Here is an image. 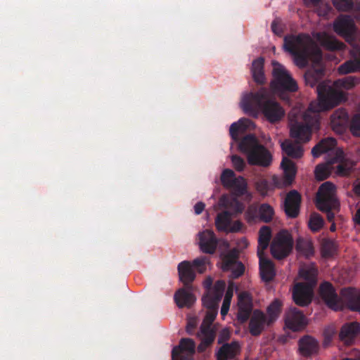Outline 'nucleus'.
<instances>
[{
	"label": "nucleus",
	"mask_w": 360,
	"mask_h": 360,
	"mask_svg": "<svg viewBox=\"0 0 360 360\" xmlns=\"http://www.w3.org/2000/svg\"><path fill=\"white\" fill-rule=\"evenodd\" d=\"M283 47L290 53L299 68H305L311 58L321 59V50L314 46L310 37L306 34H289L284 37Z\"/></svg>",
	"instance_id": "4"
},
{
	"label": "nucleus",
	"mask_w": 360,
	"mask_h": 360,
	"mask_svg": "<svg viewBox=\"0 0 360 360\" xmlns=\"http://www.w3.org/2000/svg\"><path fill=\"white\" fill-rule=\"evenodd\" d=\"M238 148L247 155L248 162L251 165L269 167L272 161L270 152L261 145L254 134L245 136L239 142Z\"/></svg>",
	"instance_id": "5"
},
{
	"label": "nucleus",
	"mask_w": 360,
	"mask_h": 360,
	"mask_svg": "<svg viewBox=\"0 0 360 360\" xmlns=\"http://www.w3.org/2000/svg\"><path fill=\"white\" fill-rule=\"evenodd\" d=\"M209 264L210 259L207 257L202 256L195 259L192 262L191 266L195 268L200 274H203Z\"/></svg>",
	"instance_id": "46"
},
{
	"label": "nucleus",
	"mask_w": 360,
	"mask_h": 360,
	"mask_svg": "<svg viewBox=\"0 0 360 360\" xmlns=\"http://www.w3.org/2000/svg\"><path fill=\"white\" fill-rule=\"evenodd\" d=\"M336 9L342 11H348L353 8L352 0H332Z\"/></svg>",
	"instance_id": "49"
},
{
	"label": "nucleus",
	"mask_w": 360,
	"mask_h": 360,
	"mask_svg": "<svg viewBox=\"0 0 360 360\" xmlns=\"http://www.w3.org/2000/svg\"><path fill=\"white\" fill-rule=\"evenodd\" d=\"M217 244V238L212 231L207 229L199 233V245L204 253H214Z\"/></svg>",
	"instance_id": "19"
},
{
	"label": "nucleus",
	"mask_w": 360,
	"mask_h": 360,
	"mask_svg": "<svg viewBox=\"0 0 360 360\" xmlns=\"http://www.w3.org/2000/svg\"><path fill=\"white\" fill-rule=\"evenodd\" d=\"M271 238V230L267 226H263L259 231L257 255H264Z\"/></svg>",
	"instance_id": "34"
},
{
	"label": "nucleus",
	"mask_w": 360,
	"mask_h": 360,
	"mask_svg": "<svg viewBox=\"0 0 360 360\" xmlns=\"http://www.w3.org/2000/svg\"><path fill=\"white\" fill-rule=\"evenodd\" d=\"M255 127L252 121L247 118H241L238 122H233L229 129V133L231 139L238 142L239 141V134L245 132L248 129Z\"/></svg>",
	"instance_id": "29"
},
{
	"label": "nucleus",
	"mask_w": 360,
	"mask_h": 360,
	"mask_svg": "<svg viewBox=\"0 0 360 360\" xmlns=\"http://www.w3.org/2000/svg\"><path fill=\"white\" fill-rule=\"evenodd\" d=\"M218 313V309H207L205 319L201 325L212 326Z\"/></svg>",
	"instance_id": "52"
},
{
	"label": "nucleus",
	"mask_w": 360,
	"mask_h": 360,
	"mask_svg": "<svg viewBox=\"0 0 360 360\" xmlns=\"http://www.w3.org/2000/svg\"><path fill=\"white\" fill-rule=\"evenodd\" d=\"M195 343L191 338H181L179 345L173 347L172 351V360H187V358L181 353L186 352L193 355L195 353Z\"/></svg>",
	"instance_id": "22"
},
{
	"label": "nucleus",
	"mask_w": 360,
	"mask_h": 360,
	"mask_svg": "<svg viewBox=\"0 0 360 360\" xmlns=\"http://www.w3.org/2000/svg\"><path fill=\"white\" fill-rule=\"evenodd\" d=\"M293 247V240L291 235L286 230L279 231L274 238L271 246V253L277 259H282L288 257Z\"/></svg>",
	"instance_id": "8"
},
{
	"label": "nucleus",
	"mask_w": 360,
	"mask_h": 360,
	"mask_svg": "<svg viewBox=\"0 0 360 360\" xmlns=\"http://www.w3.org/2000/svg\"><path fill=\"white\" fill-rule=\"evenodd\" d=\"M323 223L322 217L317 213H314L310 217L309 226L311 231H318L323 227Z\"/></svg>",
	"instance_id": "47"
},
{
	"label": "nucleus",
	"mask_w": 360,
	"mask_h": 360,
	"mask_svg": "<svg viewBox=\"0 0 360 360\" xmlns=\"http://www.w3.org/2000/svg\"><path fill=\"white\" fill-rule=\"evenodd\" d=\"M271 30L276 35H280L283 32V30L280 26L278 20H274L271 23Z\"/></svg>",
	"instance_id": "58"
},
{
	"label": "nucleus",
	"mask_w": 360,
	"mask_h": 360,
	"mask_svg": "<svg viewBox=\"0 0 360 360\" xmlns=\"http://www.w3.org/2000/svg\"><path fill=\"white\" fill-rule=\"evenodd\" d=\"M226 288V283L223 280H218L212 290L203 295L202 302L207 309H218L219 303L223 296Z\"/></svg>",
	"instance_id": "12"
},
{
	"label": "nucleus",
	"mask_w": 360,
	"mask_h": 360,
	"mask_svg": "<svg viewBox=\"0 0 360 360\" xmlns=\"http://www.w3.org/2000/svg\"><path fill=\"white\" fill-rule=\"evenodd\" d=\"M264 60L260 57L253 60L251 68V72L254 81L258 84H263L266 82L264 72Z\"/></svg>",
	"instance_id": "33"
},
{
	"label": "nucleus",
	"mask_w": 360,
	"mask_h": 360,
	"mask_svg": "<svg viewBox=\"0 0 360 360\" xmlns=\"http://www.w3.org/2000/svg\"><path fill=\"white\" fill-rule=\"evenodd\" d=\"M295 248L298 253L304 255L307 258H309L314 254L312 243L309 240L302 238H297Z\"/></svg>",
	"instance_id": "37"
},
{
	"label": "nucleus",
	"mask_w": 360,
	"mask_h": 360,
	"mask_svg": "<svg viewBox=\"0 0 360 360\" xmlns=\"http://www.w3.org/2000/svg\"><path fill=\"white\" fill-rule=\"evenodd\" d=\"M239 252L237 249L233 248L226 255L222 256V265L221 269L224 271H229L231 268L236 265L238 261Z\"/></svg>",
	"instance_id": "35"
},
{
	"label": "nucleus",
	"mask_w": 360,
	"mask_h": 360,
	"mask_svg": "<svg viewBox=\"0 0 360 360\" xmlns=\"http://www.w3.org/2000/svg\"><path fill=\"white\" fill-rule=\"evenodd\" d=\"M348 122V113L343 108L336 110L330 116V123L333 129L340 133L345 130Z\"/></svg>",
	"instance_id": "26"
},
{
	"label": "nucleus",
	"mask_w": 360,
	"mask_h": 360,
	"mask_svg": "<svg viewBox=\"0 0 360 360\" xmlns=\"http://www.w3.org/2000/svg\"><path fill=\"white\" fill-rule=\"evenodd\" d=\"M342 151L337 153V160H340V162L337 166V174L341 176H349L354 171L355 164L352 161H342Z\"/></svg>",
	"instance_id": "36"
},
{
	"label": "nucleus",
	"mask_w": 360,
	"mask_h": 360,
	"mask_svg": "<svg viewBox=\"0 0 360 360\" xmlns=\"http://www.w3.org/2000/svg\"><path fill=\"white\" fill-rule=\"evenodd\" d=\"M316 205L317 208L326 212L328 221L333 222L335 212L340 209V202L335 195V186L330 182L322 184L316 193Z\"/></svg>",
	"instance_id": "6"
},
{
	"label": "nucleus",
	"mask_w": 360,
	"mask_h": 360,
	"mask_svg": "<svg viewBox=\"0 0 360 360\" xmlns=\"http://www.w3.org/2000/svg\"><path fill=\"white\" fill-rule=\"evenodd\" d=\"M303 122L290 120V136L296 139V142L285 141L281 144L282 150L285 153L292 158H300L303 155V148L300 142H307L311 138L312 129L319 127V118L317 116H311L309 113L303 115Z\"/></svg>",
	"instance_id": "3"
},
{
	"label": "nucleus",
	"mask_w": 360,
	"mask_h": 360,
	"mask_svg": "<svg viewBox=\"0 0 360 360\" xmlns=\"http://www.w3.org/2000/svg\"><path fill=\"white\" fill-rule=\"evenodd\" d=\"M266 323V316L262 311L257 309L253 311L249 323L250 334L253 336L259 335L264 330Z\"/></svg>",
	"instance_id": "23"
},
{
	"label": "nucleus",
	"mask_w": 360,
	"mask_h": 360,
	"mask_svg": "<svg viewBox=\"0 0 360 360\" xmlns=\"http://www.w3.org/2000/svg\"><path fill=\"white\" fill-rule=\"evenodd\" d=\"M259 218L262 221L269 223L273 219L274 211L271 205L266 203H263L259 206Z\"/></svg>",
	"instance_id": "42"
},
{
	"label": "nucleus",
	"mask_w": 360,
	"mask_h": 360,
	"mask_svg": "<svg viewBox=\"0 0 360 360\" xmlns=\"http://www.w3.org/2000/svg\"><path fill=\"white\" fill-rule=\"evenodd\" d=\"M323 252L325 256H332L335 251V244L331 240H327L322 245Z\"/></svg>",
	"instance_id": "51"
},
{
	"label": "nucleus",
	"mask_w": 360,
	"mask_h": 360,
	"mask_svg": "<svg viewBox=\"0 0 360 360\" xmlns=\"http://www.w3.org/2000/svg\"><path fill=\"white\" fill-rule=\"evenodd\" d=\"M174 300L179 308L191 307L195 302L194 295L185 288L177 290L174 295Z\"/></svg>",
	"instance_id": "30"
},
{
	"label": "nucleus",
	"mask_w": 360,
	"mask_h": 360,
	"mask_svg": "<svg viewBox=\"0 0 360 360\" xmlns=\"http://www.w3.org/2000/svg\"><path fill=\"white\" fill-rule=\"evenodd\" d=\"M256 188L262 195H266L269 190V183L266 179H259L256 182Z\"/></svg>",
	"instance_id": "54"
},
{
	"label": "nucleus",
	"mask_w": 360,
	"mask_h": 360,
	"mask_svg": "<svg viewBox=\"0 0 360 360\" xmlns=\"http://www.w3.org/2000/svg\"><path fill=\"white\" fill-rule=\"evenodd\" d=\"M342 308L346 306L351 311H360V290L354 288H345L340 291Z\"/></svg>",
	"instance_id": "16"
},
{
	"label": "nucleus",
	"mask_w": 360,
	"mask_h": 360,
	"mask_svg": "<svg viewBox=\"0 0 360 360\" xmlns=\"http://www.w3.org/2000/svg\"><path fill=\"white\" fill-rule=\"evenodd\" d=\"M336 335V330L333 327L329 326L324 329L323 333V346L326 348L332 345L333 339Z\"/></svg>",
	"instance_id": "48"
},
{
	"label": "nucleus",
	"mask_w": 360,
	"mask_h": 360,
	"mask_svg": "<svg viewBox=\"0 0 360 360\" xmlns=\"http://www.w3.org/2000/svg\"><path fill=\"white\" fill-rule=\"evenodd\" d=\"M259 258V273L264 282L271 281L276 276L275 266L272 261L265 258L264 255H258Z\"/></svg>",
	"instance_id": "27"
},
{
	"label": "nucleus",
	"mask_w": 360,
	"mask_h": 360,
	"mask_svg": "<svg viewBox=\"0 0 360 360\" xmlns=\"http://www.w3.org/2000/svg\"><path fill=\"white\" fill-rule=\"evenodd\" d=\"M231 224V213L229 211H223L217 214L215 219V226L217 230L226 232Z\"/></svg>",
	"instance_id": "38"
},
{
	"label": "nucleus",
	"mask_w": 360,
	"mask_h": 360,
	"mask_svg": "<svg viewBox=\"0 0 360 360\" xmlns=\"http://www.w3.org/2000/svg\"><path fill=\"white\" fill-rule=\"evenodd\" d=\"M315 177L318 181L326 179L330 174L329 165L326 164L319 165L314 171Z\"/></svg>",
	"instance_id": "45"
},
{
	"label": "nucleus",
	"mask_w": 360,
	"mask_h": 360,
	"mask_svg": "<svg viewBox=\"0 0 360 360\" xmlns=\"http://www.w3.org/2000/svg\"><path fill=\"white\" fill-rule=\"evenodd\" d=\"M252 311V303L247 292H241L238 296V311L237 314L238 321L245 323Z\"/></svg>",
	"instance_id": "20"
},
{
	"label": "nucleus",
	"mask_w": 360,
	"mask_h": 360,
	"mask_svg": "<svg viewBox=\"0 0 360 360\" xmlns=\"http://www.w3.org/2000/svg\"><path fill=\"white\" fill-rule=\"evenodd\" d=\"M323 46L329 51H341L345 48V44L335 38L326 37L323 40Z\"/></svg>",
	"instance_id": "43"
},
{
	"label": "nucleus",
	"mask_w": 360,
	"mask_h": 360,
	"mask_svg": "<svg viewBox=\"0 0 360 360\" xmlns=\"http://www.w3.org/2000/svg\"><path fill=\"white\" fill-rule=\"evenodd\" d=\"M360 334V323L356 321L344 323L338 333V339L345 346L354 344Z\"/></svg>",
	"instance_id": "14"
},
{
	"label": "nucleus",
	"mask_w": 360,
	"mask_h": 360,
	"mask_svg": "<svg viewBox=\"0 0 360 360\" xmlns=\"http://www.w3.org/2000/svg\"><path fill=\"white\" fill-rule=\"evenodd\" d=\"M323 75L324 70L323 69L310 70L304 74L307 85L314 87L317 84L318 94V101L311 102L305 113H309L311 116H317L319 118V112L335 108L341 103L344 98L341 91L334 89L325 82H320Z\"/></svg>",
	"instance_id": "2"
},
{
	"label": "nucleus",
	"mask_w": 360,
	"mask_h": 360,
	"mask_svg": "<svg viewBox=\"0 0 360 360\" xmlns=\"http://www.w3.org/2000/svg\"><path fill=\"white\" fill-rule=\"evenodd\" d=\"M281 302L278 300H275L267 307V313L269 315L268 324L274 321L278 316L281 311Z\"/></svg>",
	"instance_id": "40"
},
{
	"label": "nucleus",
	"mask_w": 360,
	"mask_h": 360,
	"mask_svg": "<svg viewBox=\"0 0 360 360\" xmlns=\"http://www.w3.org/2000/svg\"><path fill=\"white\" fill-rule=\"evenodd\" d=\"M285 323L289 329L297 331L306 325L305 316L300 310L292 307L285 313Z\"/></svg>",
	"instance_id": "17"
},
{
	"label": "nucleus",
	"mask_w": 360,
	"mask_h": 360,
	"mask_svg": "<svg viewBox=\"0 0 360 360\" xmlns=\"http://www.w3.org/2000/svg\"><path fill=\"white\" fill-rule=\"evenodd\" d=\"M235 211L237 213H242L244 210L243 205L238 200L234 201Z\"/></svg>",
	"instance_id": "61"
},
{
	"label": "nucleus",
	"mask_w": 360,
	"mask_h": 360,
	"mask_svg": "<svg viewBox=\"0 0 360 360\" xmlns=\"http://www.w3.org/2000/svg\"><path fill=\"white\" fill-rule=\"evenodd\" d=\"M351 55L353 59L345 61L338 68L340 74L346 75L351 72L360 71V47L358 45L352 46Z\"/></svg>",
	"instance_id": "21"
},
{
	"label": "nucleus",
	"mask_w": 360,
	"mask_h": 360,
	"mask_svg": "<svg viewBox=\"0 0 360 360\" xmlns=\"http://www.w3.org/2000/svg\"><path fill=\"white\" fill-rule=\"evenodd\" d=\"M307 6H317L321 0H304Z\"/></svg>",
	"instance_id": "62"
},
{
	"label": "nucleus",
	"mask_w": 360,
	"mask_h": 360,
	"mask_svg": "<svg viewBox=\"0 0 360 360\" xmlns=\"http://www.w3.org/2000/svg\"><path fill=\"white\" fill-rule=\"evenodd\" d=\"M236 288V287L233 282H229L221 308V315L222 316H225L229 310L231 301L233 295L234 289Z\"/></svg>",
	"instance_id": "39"
},
{
	"label": "nucleus",
	"mask_w": 360,
	"mask_h": 360,
	"mask_svg": "<svg viewBox=\"0 0 360 360\" xmlns=\"http://www.w3.org/2000/svg\"><path fill=\"white\" fill-rule=\"evenodd\" d=\"M281 167L283 170L284 184L290 185L296 175V167L295 163L286 157H283L281 163Z\"/></svg>",
	"instance_id": "31"
},
{
	"label": "nucleus",
	"mask_w": 360,
	"mask_h": 360,
	"mask_svg": "<svg viewBox=\"0 0 360 360\" xmlns=\"http://www.w3.org/2000/svg\"><path fill=\"white\" fill-rule=\"evenodd\" d=\"M360 82V79L356 76H347L335 81V84L341 88L351 89Z\"/></svg>",
	"instance_id": "41"
},
{
	"label": "nucleus",
	"mask_w": 360,
	"mask_h": 360,
	"mask_svg": "<svg viewBox=\"0 0 360 360\" xmlns=\"http://www.w3.org/2000/svg\"><path fill=\"white\" fill-rule=\"evenodd\" d=\"M330 10L331 8L328 5L326 4L323 5V8L318 9V14L321 16H326L329 14Z\"/></svg>",
	"instance_id": "59"
},
{
	"label": "nucleus",
	"mask_w": 360,
	"mask_h": 360,
	"mask_svg": "<svg viewBox=\"0 0 360 360\" xmlns=\"http://www.w3.org/2000/svg\"><path fill=\"white\" fill-rule=\"evenodd\" d=\"M272 65L271 89L277 94L295 92L298 89L297 84L286 68L277 61H273Z\"/></svg>",
	"instance_id": "7"
},
{
	"label": "nucleus",
	"mask_w": 360,
	"mask_h": 360,
	"mask_svg": "<svg viewBox=\"0 0 360 360\" xmlns=\"http://www.w3.org/2000/svg\"><path fill=\"white\" fill-rule=\"evenodd\" d=\"M221 181L224 187L231 189L237 197L243 195L246 192L245 179L240 176L236 177L234 172L230 169H225L222 172Z\"/></svg>",
	"instance_id": "10"
},
{
	"label": "nucleus",
	"mask_w": 360,
	"mask_h": 360,
	"mask_svg": "<svg viewBox=\"0 0 360 360\" xmlns=\"http://www.w3.org/2000/svg\"><path fill=\"white\" fill-rule=\"evenodd\" d=\"M200 333L202 335V341L203 344H207L210 346L212 344L215 338V331L210 327V326H200Z\"/></svg>",
	"instance_id": "44"
},
{
	"label": "nucleus",
	"mask_w": 360,
	"mask_h": 360,
	"mask_svg": "<svg viewBox=\"0 0 360 360\" xmlns=\"http://www.w3.org/2000/svg\"><path fill=\"white\" fill-rule=\"evenodd\" d=\"M355 224L360 226V208L357 210L356 212L354 218H353Z\"/></svg>",
	"instance_id": "64"
},
{
	"label": "nucleus",
	"mask_w": 360,
	"mask_h": 360,
	"mask_svg": "<svg viewBox=\"0 0 360 360\" xmlns=\"http://www.w3.org/2000/svg\"><path fill=\"white\" fill-rule=\"evenodd\" d=\"M178 273L180 281L188 290L191 289V283L195 278V274L188 261H183L178 265Z\"/></svg>",
	"instance_id": "24"
},
{
	"label": "nucleus",
	"mask_w": 360,
	"mask_h": 360,
	"mask_svg": "<svg viewBox=\"0 0 360 360\" xmlns=\"http://www.w3.org/2000/svg\"><path fill=\"white\" fill-rule=\"evenodd\" d=\"M333 30L343 37L352 46L356 44V26L353 19L349 15H340L333 23Z\"/></svg>",
	"instance_id": "9"
},
{
	"label": "nucleus",
	"mask_w": 360,
	"mask_h": 360,
	"mask_svg": "<svg viewBox=\"0 0 360 360\" xmlns=\"http://www.w3.org/2000/svg\"><path fill=\"white\" fill-rule=\"evenodd\" d=\"M231 334L229 330L227 328H224L221 330L219 334L217 342L218 344H222L226 341L229 340L230 338Z\"/></svg>",
	"instance_id": "56"
},
{
	"label": "nucleus",
	"mask_w": 360,
	"mask_h": 360,
	"mask_svg": "<svg viewBox=\"0 0 360 360\" xmlns=\"http://www.w3.org/2000/svg\"><path fill=\"white\" fill-rule=\"evenodd\" d=\"M349 126L352 134L360 136V114H356L352 117Z\"/></svg>",
	"instance_id": "50"
},
{
	"label": "nucleus",
	"mask_w": 360,
	"mask_h": 360,
	"mask_svg": "<svg viewBox=\"0 0 360 360\" xmlns=\"http://www.w3.org/2000/svg\"><path fill=\"white\" fill-rule=\"evenodd\" d=\"M335 139L328 137L320 141L312 149L311 154L314 158L333 150L336 146Z\"/></svg>",
	"instance_id": "32"
},
{
	"label": "nucleus",
	"mask_w": 360,
	"mask_h": 360,
	"mask_svg": "<svg viewBox=\"0 0 360 360\" xmlns=\"http://www.w3.org/2000/svg\"><path fill=\"white\" fill-rule=\"evenodd\" d=\"M319 291L321 297L329 308L335 311L342 309V296L337 294L331 283L328 281L323 282L319 286Z\"/></svg>",
	"instance_id": "11"
},
{
	"label": "nucleus",
	"mask_w": 360,
	"mask_h": 360,
	"mask_svg": "<svg viewBox=\"0 0 360 360\" xmlns=\"http://www.w3.org/2000/svg\"><path fill=\"white\" fill-rule=\"evenodd\" d=\"M205 205L202 202H197L194 206L195 213L196 214H201L205 209Z\"/></svg>",
	"instance_id": "60"
},
{
	"label": "nucleus",
	"mask_w": 360,
	"mask_h": 360,
	"mask_svg": "<svg viewBox=\"0 0 360 360\" xmlns=\"http://www.w3.org/2000/svg\"><path fill=\"white\" fill-rule=\"evenodd\" d=\"M301 200V195L296 190L290 191L287 193L283 209L288 217L296 218L299 215Z\"/></svg>",
	"instance_id": "15"
},
{
	"label": "nucleus",
	"mask_w": 360,
	"mask_h": 360,
	"mask_svg": "<svg viewBox=\"0 0 360 360\" xmlns=\"http://www.w3.org/2000/svg\"><path fill=\"white\" fill-rule=\"evenodd\" d=\"M231 161H232V163H233L235 169L237 171L241 172L243 170L245 164V161L243 158H241L238 155H235L231 157Z\"/></svg>",
	"instance_id": "55"
},
{
	"label": "nucleus",
	"mask_w": 360,
	"mask_h": 360,
	"mask_svg": "<svg viewBox=\"0 0 360 360\" xmlns=\"http://www.w3.org/2000/svg\"><path fill=\"white\" fill-rule=\"evenodd\" d=\"M241 105L244 112L248 115L257 117L261 112L272 124L280 122L285 115L284 109L272 97L269 89L264 87L245 94Z\"/></svg>",
	"instance_id": "1"
},
{
	"label": "nucleus",
	"mask_w": 360,
	"mask_h": 360,
	"mask_svg": "<svg viewBox=\"0 0 360 360\" xmlns=\"http://www.w3.org/2000/svg\"><path fill=\"white\" fill-rule=\"evenodd\" d=\"M243 226L240 221H236L232 224H231L226 231L227 233H237L241 231Z\"/></svg>",
	"instance_id": "57"
},
{
	"label": "nucleus",
	"mask_w": 360,
	"mask_h": 360,
	"mask_svg": "<svg viewBox=\"0 0 360 360\" xmlns=\"http://www.w3.org/2000/svg\"><path fill=\"white\" fill-rule=\"evenodd\" d=\"M229 271H231V277L236 279L240 277L244 274L245 266L241 262H240L237 263L236 265L233 266Z\"/></svg>",
	"instance_id": "53"
},
{
	"label": "nucleus",
	"mask_w": 360,
	"mask_h": 360,
	"mask_svg": "<svg viewBox=\"0 0 360 360\" xmlns=\"http://www.w3.org/2000/svg\"><path fill=\"white\" fill-rule=\"evenodd\" d=\"M353 191L357 195H360V180H358L354 184Z\"/></svg>",
	"instance_id": "63"
},
{
	"label": "nucleus",
	"mask_w": 360,
	"mask_h": 360,
	"mask_svg": "<svg viewBox=\"0 0 360 360\" xmlns=\"http://www.w3.org/2000/svg\"><path fill=\"white\" fill-rule=\"evenodd\" d=\"M300 353L305 357L316 355L320 349L319 342L314 337L305 335L298 340Z\"/></svg>",
	"instance_id": "18"
},
{
	"label": "nucleus",
	"mask_w": 360,
	"mask_h": 360,
	"mask_svg": "<svg viewBox=\"0 0 360 360\" xmlns=\"http://www.w3.org/2000/svg\"><path fill=\"white\" fill-rule=\"evenodd\" d=\"M318 269L314 263L302 266L299 270L300 277L305 281V283L315 287L317 284Z\"/></svg>",
	"instance_id": "28"
},
{
	"label": "nucleus",
	"mask_w": 360,
	"mask_h": 360,
	"mask_svg": "<svg viewBox=\"0 0 360 360\" xmlns=\"http://www.w3.org/2000/svg\"><path fill=\"white\" fill-rule=\"evenodd\" d=\"M240 352V346L237 341L224 343L217 353V360L233 359Z\"/></svg>",
	"instance_id": "25"
},
{
	"label": "nucleus",
	"mask_w": 360,
	"mask_h": 360,
	"mask_svg": "<svg viewBox=\"0 0 360 360\" xmlns=\"http://www.w3.org/2000/svg\"><path fill=\"white\" fill-rule=\"evenodd\" d=\"M314 288L305 283H296L292 290V298L295 303L300 307L309 304L312 300Z\"/></svg>",
	"instance_id": "13"
}]
</instances>
